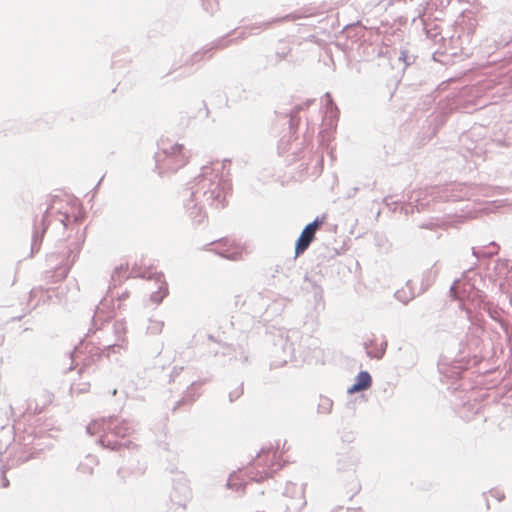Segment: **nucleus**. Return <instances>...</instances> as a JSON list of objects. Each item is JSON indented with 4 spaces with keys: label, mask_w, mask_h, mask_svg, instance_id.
<instances>
[{
    "label": "nucleus",
    "mask_w": 512,
    "mask_h": 512,
    "mask_svg": "<svg viewBox=\"0 0 512 512\" xmlns=\"http://www.w3.org/2000/svg\"><path fill=\"white\" fill-rule=\"evenodd\" d=\"M324 223V218L316 217L311 223L307 224L302 230L295 244V256L303 254L315 238L317 230Z\"/></svg>",
    "instance_id": "8"
},
{
    "label": "nucleus",
    "mask_w": 512,
    "mask_h": 512,
    "mask_svg": "<svg viewBox=\"0 0 512 512\" xmlns=\"http://www.w3.org/2000/svg\"><path fill=\"white\" fill-rule=\"evenodd\" d=\"M274 21H275V20H273V22H274ZM271 23H272V21H270V22H263V23L259 24V25L257 26V28H262V27H265V28H266V27H268Z\"/></svg>",
    "instance_id": "41"
},
{
    "label": "nucleus",
    "mask_w": 512,
    "mask_h": 512,
    "mask_svg": "<svg viewBox=\"0 0 512 512\" xmlns=\"http://www.w3.org/2000/svg\"><path fill=\"white\" fill-rule=\"evenodd\" d=\"M87 349H88V344H86V343H81L79 346L75 347L73 354H72L73 359H80L84 350H87Z\"/></svg>",
    "instance_id": "30"
},
{
    "label": "nucleus",
    "mask_w": 512,
    "mask_h": 512,
    "mask_svg": "<svg viewBox=\"0 0 512 512\" xmlns=\"http://www.w3.org/2000/svg\"><path fill=\"white\" fill-rule=\"evenodd\" d=\"M363 391L356 383H354L351 387L348 388L347 392L349 394H353L356 392Z\"/></svg>",
    "instance_id": "34"
},
{
    "label": "nucleus",
    "mask_w": 512,
    "mask_h": 512,
    "mask_svg": "<svg viewBox=\"0 0 512 512\" xmlns=\"http://www.w3.org/2000/svg\"><path fill=\"white\" fill-rule=\"evenodd\" d=\"M127 266H123V265H120L118 267H116L111 275V282H110V286H109V289L111 290V288H115L117 287L119 284L122 283V281L127 278L128 276L126 275L127 274Z\"/></svg>",
    "instance_id": "13"
},
{
    "label": "nucleus",
    "mask_w": 512,
    "mask_h": 512,
    "mask_svg": "<svg viewBox=\"0 0 512 512\" xmlns=\"http://www.w3.org/2000/svg\"><path fill=\"white\" fill-rule=\"evenodd\" d=\"M203 57V53L201 52H196L194 55H193V61L194 62H197V61H200Z\"/></svg>",
    "instance_id": "37"
},
{
    "label": "nucleus",
    "mask_w": 512,
    "mask_h": 512,
    "mask_svg": "<svg viewBox=\"0 0 512 512\" xmlns=\"http://www.w3.org/2000/svg\"><path fill=\"white\" fill-rule=\"evenodd\" d=\"M436 226V224L432 223V222H428V223H422L419 225V228L421 229H434V227Z\"/></svg>",
    "instance_id": "35"
},
{
    "label": "nucleus",
    "mask_w": 512,
    "mask_h": 512,
    "mask_svg": "<svg viewBox=\"0 0 512 512\" xmlns=\"http://www.w3.org/2000/svg\"><path fill=\"white\" fill-rule=\"evenodd\" d=\"M111 331L113 332L114 340H106L103 343H101L102 348L101 347H97V348L92 347L89 350V353L91 354L92 361H94L95 356L99 357L100 351H107V356H109L111 351L115 352L116 348H118V349L122 348L121 342H124V335H125L124 323L118 322V321L114 322L113 325L111 326Z\"/></svg>",
    "instance_id": "7"
},
{
    "label": "nucleus",
    "mask_w": 512,
    "mask_h": 512,
    "mask_svg": "<svg viewBox=\"0 0 512 512\" xmlns=\"http://www.w3.org/2000/svg\"><path fill=\"white\" fill-rule=\"evenodd\" d=\"M311 304H312V308H313V313L311 314V318H312V320H317L319 317V314L322 311H324V309H325V301L323 298V289L316 284H313V286H312Z\"/></svg>",
    "instance_id": "10"
},
{
    "label": "nucleus",
    "mask_w": 512,
    "mask_h": 512,
    "mask_svg": "<svg viewBox=\"0 0 512 512\" xmlns=\"http://www.w3.org/2000/svg\"><path fill=\"white\" fill-rule=\"evenodd\" d=\"M116 394H117V389H114V390L112 391V395H114V396H115Z\"/></svg>",
    "instance_id": "47"
},
{
    "label": "nucleus",
    "mask_w": 512,
    "mask_h": 512,
    "mask_svg": "<svg viewBox=\"0 0 512 512\" xmlns=\"http://www.w3.org/2000/svg\"><path fill=\"white\" fill-rule=\"evenodd\" d=\"M408 291L406 289L397 290L395 292V297L398 301L402 302L403 304H407L409 301H411L415 297V292L411 288V281H408L406 284Z\"/></svg>",
    "instance_id": "14"
},
{
    "label": "nucleus",
    "mask_w": 512,
    "mask_h": 512,
    "mask_svg": "<svg viewBox=\"0 0 512 512\" xmlns=\"http://www.w3.org/2000/svg\"><path fill=\"white\" fill-rule=\"evenodd\" d=\"M47 212L42 216L40 224L34 223V231L32 236L31 243V252L32 254L38 252L40 249L41 241L43 234L45 233L48 224H47Z\"/></svg>",
    "instance_id": "11"
},
{
    "label": "nucleus",
    "mask_w": 512,
    "mask_h": 512,
    "mask_svg": "<svg viewBox=\"0 0 512 512\" xmlns=\"http://www.w3.org/2000/svg\"><path fill=\"white\" fill-rule=\"evenodd\" d=\"M156 283L158 284V290L151 294L150 300L155 304H159L168 294V287L163 278V275L157 276Z\"/></svg>",
    "instance_id": "12"
},
{
    "label": "nucleus",
    "mask_w": 512,
    "mask_h": 512,
    "mask_svg": "<svg viewBox=\"0 0 512 512\" xmlns=\"http://www.w3.org/2000/svg\"><path fill=\"white\" fill-rule=\"evenodd\" d=\"M239 361L243 364L248 361V354L244 350L240 352Z\"/></svg>",
    "instance_id": "36"
},
{
    "label": "nucleus",
    "mask_w": 512,
    "mask_h": 512,
    "mask_svg": "<svg viewBox=\"0 0 512 512\" xmlns=\"http://www.w3.org/2000/svg\"><path fill=\"white\" fill-rule=\"evenodd\" d=\"M280 468L277 449L272 446L262 448L257 454L253 468L249 471V478L255 482H262Z\"/></svg>",
    "instance_id": "5"
},
{
    "label": "nucleus",
    "mask_w": 512,
    "mask_h": 512,
    "mask_svg": "<svg viewBox=\"0 0 512 512\" xmlns=\"http://www.w3.org/2000/svg\"><path fill=\"white\" fill-rule=\"evenodd\" d=\"M82 243H83V235H81L76 242H74L70 245L69 253H68V261H70L71 264H73L75 262L76 257L82 248Z\"/></svg>",
    "instance_id": "17"
},
{
    "label": "nucleus",
    "mask_w": 512,
    "mask_h": 512,
    "mask_svg": "<svg viewBox=\"0 0 512 512\" xmlns=\"http://www.w3.org/2000/svg\"><path fill=\"white\" fill-rule=\"evenodd\" d=\"M472 254L473 256L476 257V259H479L480 257H485V258H491L493 257L494 255L497 254V250H494V251H490V250H487V251H479V250H476L474 247L472 248Z\"/></svg>",
    "instance_id": "27"
},
{
    "label": "nucleus",
    "mask_w": 512,
    "mask_h": 512,
    "mask_svg": "<svg viewBox=\"0 0 512 512\" xmlns=\"http://www.w3.org/2000/svg\"><path fill=\"white\" fill-rule=\"evenodd\" d=\"M302 339V334L296 329L280 332L274 342L273 355L275 360L271 363V366L278 368L291 360L304 359L308 353L300 343Z\"/></svg>",
    "instance_id": "3"
},
{
    "label": "nucleus",
    "mask_w": 512,
    "mask_h": 512,
    "mask_svg": "<svg viewBox=\"0 0 512 512\" xmlns=\"http://www.w3.org/2000/svg\"><path fill=\"white\" fill-rule=\"evenodd\" d=\"M188 401L192 402V401H194V398L189 399V395H186V396L183 397V399L181 400L180 403H186Z\"/></svg>",
    "instance_id": "40"
},
{
    "label": "nucleus",
    "mask_w": 512,
    "mask_h": 512,
    "mask_svg": "<svg viewBox=\"0 0 512 512\" xmlns=\"http://www.w3.org/2000/svg\"><path fill=\"white\" fill-rule=\"evenodd\" d=\"M288 52H289L288 50H287V51H283V52H281V53H280V52H277V53H276V56L281 60V59L286 58V56H287Z\"/></svg>",
    "instance_id": "38"
},
{
    "label": "nucleus",
    "mask_w": 512,
    "mask_h": 512,
    "mask_svg": "<svg viewBox=\"0 0 512 512\" xmlns=\"http://www.w3.org/2000/svg\"><path fill=\"white\" fill-rule=\"evenodd\" d=\"M164 322L156 319H149L147 326V333L151 335H158L162 332Z\"/></svg>",
    "instance_id": "20"
},
{
    "label": "nucleus",
    "mask_w": 512,
    "mask_h": 512,
    "mask_svg": "<svg viewBox=\"0 0 512 512\" xmlns=\"http://www.w3.org/2000/svg\"><path fill=\"white\" fill-rule=\"evenodd\" d=\"M126 296H127V293H123V294L119 297V299H120V300H122V299H124Z\"/></svg>",
    "instance_id": "44"
},
{
    "label": "nucleus",
    "mask_w": 512,
    "mask_h": 512,
    "mask_svg": "<svg viewBox=\"0 0 512 512\" xmlns=\"http://www.w3.org/2000/svg\"><path fill=\"white\" fill-rule=\"evenodd\" d=\"M483 310H485L492 319L499 321V312L490 303H484Z\"/></svg>",
    "instance_id": "26"
},
{
    "label": "nucleus",
    "mask_w": 512,
    "mask_h": 512,
    "mask_svg": "<svg viewBox=\"0 0 512 512\" xmlns=\"http://www.w3.org/2000/svg\"><path fill=\"white\" fill-rule=\"evenodd\" d=\"M224 246H225L224 242H219L217 244V247L215 249H213V251L223 258L236 260L238 258L239 253L238 252H229V250L227 248H224Z\"/></svg>",
    "instance_id": "18"
},
{
    "label": "nucleus",
    "mask_w": 512,
    "mask_h": 512,
    "mask_svg": "<svg viewBox=\"0 0 512 512\" xmlns=\"http://www.w3.org/2000/svg\"><path fill=\"white\" fill-rule=\"evenodd\" d=\"M88 390H89V384H87V383H85V384H72L71 388H70V391H71L72 395L85 393Z\"/></svg>",
    "instance_id": "28"
},
{
    "label": "nucleus",
    "mask_w": 512,
    "mask_h": 512,
    "mask_svg": "<svg viewBox=\"0 0 512 512\" xmlns=\"http://www.w3.org/2000/svg\"><path fill=\"white\" fill-rule=\"evenodd\" d=\"M243 394V383L239 384L235 389L229 392V401L232 403L239 399Z\"/></svg>",
    "instance_id": "25"
},
{
    "label": "nucleus",
    "mask_w": 512,
    "mask_h": 512,
    "mask_svg": "<svg viewBox=\"0 0 512 512\" xmlns=\"http://www.w3.org/2000/svg\"><path fill=\"white\" fill-rule=\"evenodd\" d=\"M187 158L182 144L162 140L155 154V168L160 176L173 173L186 164Z\"/></svg>",
    "instance_id": "4"
},
{
    "label": "nucleus",
    "mask_w": 512,
    "mask_h": 512,
    "mask_svg": "<svg viewBox=\"0 0 512 512\" xmlns=\"http://www.w3.org/2000/svg\"><path fill=\"white\" fill-rule=\"evenodd\" d=\"M313 102H314V100L308 99L303 105H297L294 107V109L290 113V118H289L290 129H294L298 125V118H297L298 112L300 110H302L304 107L309 106Z\"/></svg>",
    "instance_id": "16"
},
{
    "label": "nucleus",
    "mask_w": 512,
    "mask_h": 512,
    "mask_svg": "<svg viewBox=\"0 0 512 512\" xmlns=\"http://www.w3.org/2000/svg\"><path fill=\"white\" fill-rule=\"evenodd\" d=\"M333 401L328 397L321 396L317 405L319 414H329L332 411Z\"/></svg>",
    "instance_id": "19"
},
{
    "label": "nucleus",
    "mask_w": 512,
    "mask_h": 512,
    "mask_svg": "<svg viewBox=\"0 0 512 512\" xmlns=\"http://www.w3.org/2000/svg\"><path fill=\"white\" fill-rule=\"evenodd\" d=\"M98 316H99V311L97 310V311H96V314H95V316H94V318H93V322H94V323H96Z\"/></svg>",
    "instance_id": "42"
},
{
    "label": "nucleus",
    "mask_w": 512,
    "mask_h": 512,
    "mask_svg": "<svg viewBox=\"0 0 512 512\" xmlns=\"http://www.w3.org/2000/svg\"><path fill=\"white\" fill-rule=\"evenodd\" d=\"M386 347H387V342H383L379 348H375L373 350L367 349L366 353H367L368 357H370V358L381 359L385 354Z\"/></svg>",
    "instance_id": "21"
},
{
    "label": "nucleus",
    "mask_w": 512,
    "mask_h": 512,
    "mask_svg": "<svg viewBox=\"0 0 512 512\" xmlns=\"http://www.w3.org/2000/svg\"><path fill=\"white\" fill-rule=\"evenodd\" d=\"M305 485L288 482L282 494V506L293 511H301L306 505Z\"/></svg>",
    "instance_id": "6"
},
{
    "label": "nucleus",
    "mask_w": 512,
    "mask_h": 512,
    "mask_svg": "<svg viewBox=\"0 0 512 512\" xmlns=\"http://www.w3.org/2000/svg\"><path fill=\"white\" fill-rule=\"evenodd\" d=\"M59 222H60L63 226H65V225H66L63 219H59Z\"/></svg>",
    "instance_id": "46"
},
{
    "label": "nucleus",
    "mask_w": 512,
    "mask_h": 512,
    "mask_svg": "<svg viewBox=\"0 0 512 512\" xmlns=\"http://www.w3.org/2000/svg\"><path fill=\"white\" fill-rule=\"evenodd\" d=\"M324 98H325V105H326V110H327V113H330L331 116H335V113L338 112V109L331 97V94L330 93H325L324 95Z\"/></svg>",
    "instance_id": "23"
},
{
    "label": "nucleus",
    "mask_w": 512,
    "mask_h": 512,
    "mask_svg": "<svg viewBox=\"0 0 512 512\" xmlns=\"http://www.w3.org/2000/svg\"><path fill=\"white\" fill-rule=\"evenodd\" d=\"M489 246H493V247H496V248L498 247V246H497V244H496L495 242H491V243L489 244Z\"/></svg>",
    "instance_id": "45"
},
{
    "label": "nucleus",
    "mask_w": 512,
    "mask_h": 512,
    "mask_svg": "<svg viewBox=\"0 0 512 512\" xmlns=\"http://www.w3.org/2000/svg\"><path fill=\"white\" fill-rule=\"evenodd\" d=\"M490 494L492 497L496 498L499 502L504 499V493L499 490H491Z\"/></svg>",
    "instance_id": "32"
},
{
    "label": "nucleus",
    "mask_w": 512,
    "mask_h": 512,
    "mask_svg": "<svg viewBox=\"0 0 512 512\" xmlns=\"http://www.w3.org/2000/svg\"><path fill=\"white\" fill-rule=\"evenodd\" d=\"M399 61L403 62L405 67H407L415 62V56L409 54V52L406 50H401L399 55Z\"/></svg>",
    "instance_id": "24"
},
{
    "label": "nucleus",
    "mask_w": 512,
    "mask_h": 512,
    "mask_svg": "<svg viewBox=\"0 0 512 512\" xmlns=\"http://www.w3.org/2000/svg\"><path fill=\"white\" fill-rule=\"evenodd\" d=\"M8 470H9V468H7L6 466H3L0 471V486L3 488H7L9 486V480L7 477Z\"/></svg>",
    "instance_id": "29"
},
{
    "label": "nucleus",
    "mask_w": 512,
    "mask_h": 512,
    "mask_svg": "<svg viewBox=\"0 0 512 512\" xmlns=\"http://www.w3.org/2000/svg\"><path fill=\"white\" fill-rule=\"evenodd\" d=\"M218 171V168L204 166L201 174L185 191L184 206L195 224H202L206 219L205 204L215 208H223L226 205V197L232 186L230 180L219 175Z\"/></svg>",
    "instance_id": "1"
},
{
    "label": "nucleus",
    "mask_w": 512,
    "mask_h": 512,
    "mask_svg": "<svg viewBox=\"0 0 512 512\" xmlns=\"http://www.w3.org/2000/svg\"><path fill=\"white\" fill-rule=\"evenodd\" d=\"M191 498V490L185 481L174 483L170 493V501L177 509H184L186 503Z\"/></svg>",
    "instance_id": "9"
},
{
    "label": "nucleus",
    "mask_w": 512,
    "mask_h": 512,
    "mask_svg": "<svg viewBox=\"0 0 512 512\" xmlns=\"http://www.w3.org/2000/svg\"><path fill=\"white\" fill-rule=\"evenodd\" d=\"M203 9L209 13L214 14L219 7V0H201Z\"/></svg>",
    "instance_id": "22"
},
{
    "label": "nucleus",
    "mask_w": 512,
    "mask_h": 512,
    "mask_svg": "<svg viewBox=\"0 0 512 512\" xmlns=\"http://www.w3.org/2000/svg\"><path fill=\"white\" fill-rule=\"evenodd\" d=\"M355 383L362 390H367L372 385V377L368 371H360L355 378Z\"/></svg>",
    "instance_id": "15"
},
{
    "label": "nucleus",
    "mask_w": 512,
    "mask_h": 512,
    "mask_svg": "<svg viewBox=\"0 0 512 512\" xmlns=\"http://www.w3.org/2000/svg\"><path fill=\"white\" fill-rule=\"evenodd\" d=\"M31 457H32V453H30V455H28V456L27 455L20 456L19 460L21 462H25V461H28Z\"/></svg>",
    "instance_id": "39"
},
{
    "label": "nucleus",
    "mask_w": 512,
    "mask_h": 512,
    "mask_svg": "<svg viewBox=\"0 0 512 512\" xmlns=\"http://www.w3.org/2000/svg\"><path fill=\"white\" fill-rule=\"evenodd\" d=\"M87 433L94 435L100 434L98 443L103 447L112 451L120 450L122 447L129 448L132 444L131 441H119L130 436L135 431L133 422L120 419L117 416H110L108 418H101L92 421L86 428Z\"/></svg>",
    "instance_id": "2"
},
{
    "label": "nucleus",
    "mask_w": 512,
    "mask_h": 512,
    "mask_svg": "<svg viewBox=\"0 0 512 512\" xmlns=\"http://www.w3.org/2000/svg\"><path fill=\"white\" fill-rule=\"evenodd\" d=\"M279 150H282V152H288L291 150V148H288L287 145H286V142H285V139L282 138L280 140V143H279V146H278Z\"/></svg>",
    "instance_id": "33"
},
{
    "label": "nucleus",
    "mask_w": 512,
    "mask_h": 512,
    "mask_svg": "<svg viewBox=\"0 0 512 512\" xmlns=\"http://www.w3.org/2000/svg\"><path fill=\"white\" fill-rule=\"evenodd\" d=\"M384 202H385L387 205H389V203H388V198H384Z\"/></svg>",
    "instance_id": "49"
},
{
    "label": "nucleus",
    "mask_w": 512,
    "mask_h": 512,
    "mask_svg": "<svg viewBox=\"0 0 512 512\" xmlns=\"http://www.w3.org/2000/svg\"><path fill=\"white\" fill-rule=\"evenodd\" d=\"M467 314H468V319H471V312L467 311Z\"/></svg>",
    "instance_id": "48"
},
{
    "label": "nucleus",
    "mask_w": 512,
    "mask_h": 512,
    "mask_svg": "<svg viewBox=\"0 0 512 512\" xmlns=\"http://www.w3.org/2000/svg\"><path fill=\"white\" fill-rule=\"evenodd\" d=\"M227 486L229 488H235L237 490H239L242 486H245V484L243 483H237L234 478L231 476L229 479H228V482H227Z\"/></svg>",
    "instance_id": "31"
},
{
    "label": "nucleus",
    "mask_w": 512,
    "mask_h": 512,
    "mask_svg": "<svg viewBox=\"0 0 512 512\" xmlns=\"http://www.w3.org/2000/svg\"><path fill=\"white\" fill-rule=\"evenodd\" d=\"M456 283H457V281H455V282H454V284L451 286V288H450V291H451V292H454V289H455V285H456Z\"/></svg>",
    "instance_id": "43"
}]
</instances>
